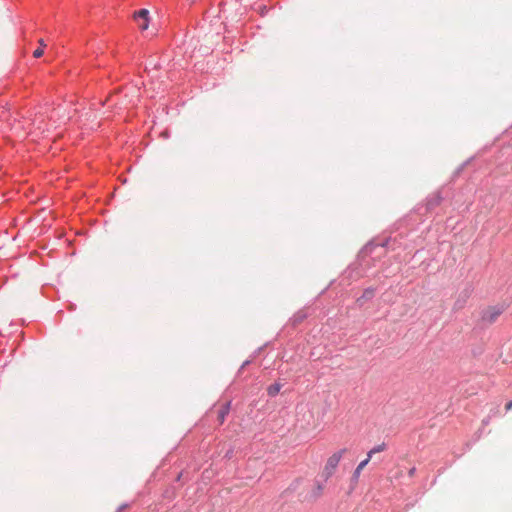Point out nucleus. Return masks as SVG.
I'll list each match as a JSON object with an SVG mask.
<instances>
[{
    "instance_id": "1",
    "label": "nucleus",
    "mask_w": 512,
    "mask_h": 512,
    "mask_svg": "<svg viewBox=\"0 0 512 512\" xmlns=\"http://www.w3.org/2000/svg\"><path fill=\"white\" fill-rule=\"evenodd\" d=\"M348 452L347 448H342L336 452H334L326 461V464L323 468V475L325 478H330L334 472L336 471V468L341 461L342 457Z\"/></svg>"
},
{
    "instance_id": "2",
    "label": "nucleus",
    "mask_w": 512,
    "mask_h": 512,
    "mask_svg": "<svg viewBox=\"0 0 512 512\" xmlns=\"http://www.w3.org/2000/svg\"><path fill=\"white\" fill-rule=\"evenodd\" d=\"M503 307L502 306H492L488 307L486 310L483 311L482 314V320L485 323L492 324L494 323L498 317L503 313Z\"/></svg>"
},
{
    "instance_id": "3",
    "label": "nucleus",
    "mask_w": 512,
    "mask_h": 512,
    "mask_svg": "<svg viewBox=\"0 0 512 512\" xmlns=\"http://www.w3.org/2000/svg\"><path fill=\"white\" fill-rule=\"evenodd\" d=\"M370 462V459L369 458H365L364 460H362L358 465L357 467L355 468L354 472H353V475L351 477V482H352V486H351V489H354L355 486L357 485L358 483V480H359V477H360V474L362 472V470L366 467V465Z\"/></svg>"
},
{
    "instance_id": "4",
    "label": "nucleus",
    "mask_w": 512,
    "mask_h": 512,
    "mask_svg": "<svg viewBox=\"0 0 512 512\" xmlns=\"http://www.w3.org/2000/svg\"><path fill=\"white\" fill-rule=\"evenodd\" d=\"M230 410V402L224 404L218 411V420L222 424Z\"/></svg>"
},
{
    "instance_id": "5",
    "label": "nucleus",
    "mask_w": 512,
    "mask_h": 512,
    "mask_svg": "<svg viewBox=\"0 0 512 512\" xmlns=\"http://www.w3.org/2000/svg\"><path fill=\"white\" fill-rule=\"evenodd\" d=\"M387 448L385 443H381L379 445L374 446L372 449H370L367 453V458L371 460L373 455L385 451Z\"/></svg>"
},
{
    "instance_id": "6",
    "label": "nucleus",
    "mask_w": 512,
    "mask_h": 512,
    "mask_svg": "<svg viewBox=\"0 0 512 512\" xmlns=\"http://www.w3.org/2000/svg\"><path fill=\"white\" fill-rule=\"evenodd\" d=\"M281 387H282V386H281V384H279V383H274V384L270 385V386L267 388V393H268V395H269V396H271V397L276 396V395L279 393V391H280Z\"/></svg>"
},
{
    "instance_id": "7",
    "label": "nucleus",
    "mask_w": 512,
    "mask_h": 512,
    "mask_svg": "<svg viewBox=\"0 0 512 512\" xmlns=\"http://www.w3.org/2000/svg\"><path fill=\"white\" fill-rule=\"evenodd\" d=\"M134 19L138 20H149V11L147 9H141L134 13Z\"/></svg>"
},
{
    "instance_id": "8",
    "label": "nucleus",
    "mask_w": 512,
    "mask_h": 512,
    "mask_svg": "<svg viewBox=\"0 0 512 512\" xmlns=\"http://www.w3.org/2000/svg\"><path fill=\"white\" fill-rule=\"evenodd\" d=\"M374 296V290L373 289H367L364 291V293L362 294V296L360 298L357 299V302L358 303H361L362 300H369L371 299L372 297Z\"/></svg>"
},
{
    "instance_id": "9",
    "label": "nucleus",
    "mask_w": 512,
    "mask_h": 512,
    "mask_svg": "<svg viewBox=\"0 0 512 512\" xmlns=\"http://www.w3.org/2000/svg\"><path fill=\"white\" fill-rule=\"evenodd\" d=\"M43 53H44V49H43L42 47H39V48H37V49L33 52V56H34L35 58H39V57H41V56L43 55Z\"/></svg>"
},
{
    "instance_id": "10",
    "label": "nucleus",
    "mask_w": 512,
    "mask_h": 512,
    "mask_svg": "<svg viewBox=\"0 0 512 512\" xmlns=\"http://www.w3.org/2000/svg\"><path fill=\"white\" fill-rule=\"evenodd\" d=\"M149 26V20H142V22L139 24V28L144 31L147 30Z\"/></svg>"
},
{
    "instance_id": "11",
    "label": "nucleus",
    "mask_w": 512,
    "mask_h": 512,
    "mask_svg": "<svg viewBox=\"0 0 512 512\" xmlns=\"http://www.w3.org/2000/svg\"><path fill=\"white\" fill-rule=\"evenodd\" d=\"M415 472H416V468L415 467H412L411 469H409L408 471V475L410 477H413L415 475Z\"/></svg>"
},
{
    "instance_id": "12",
    "label": "nucleus",
    "mask_w": 512,
    "mask_h": 512,
    "mask_svg": "<svg viewBox=\"0 0 512 512\" xmlns=\"http://www.w3.org/2000/svg\"><path fill=\"white\" fill-rule=\"evenodd\" d=\"M506 410H511L512 409V401H509L506 406H505Z\"/></svg>"
},
{
    "instance_id": "13",
    "label": "nucleus",
    "mask_w": 512,
    "mask_h": 512,
    "mask_svg": "<svg viewBox=\"0 0 512 512\" xmlns=\"http://www.w3.org/2000/svg\"><path fill=\"white\" fill-rule=\"evenodd\" d=\"M39 44H40V47H42L44 49V47L46 46L45 42L43 39H39Z\"/></svg>"
}]
</instances>
